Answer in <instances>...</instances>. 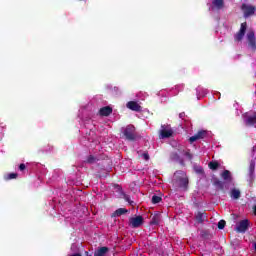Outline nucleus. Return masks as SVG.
Instances as JSON below:
<instances>
[{
    "instance_id": "1",
    "label": "nucleus",
    "mask_w": 256,
    "mask_h": 256,
    "mask_svg": "<svg viewBox=\"0 0 256 256\" xmlns=\"http://www.w3.org/2000/svg\"><path fill=\"white\" fill-rule=\"evenodd\" d=\"M173 182L176 187H180V189H184L185 191H187L189 187V178L182 170H178L174 173Z\"/></svg>"
},
{
    "instance_id": "2",
    "label": "nucleus",
    "mask_w": 256,
    "mask_h": 256,
    "mask_svg": "<svg viewBox=\"0 0 256 256\" xmlns=\"http://www.w3.org/2000/svg\"><path fill=\"white\" fill-rule=\"evenodd\" d=\"M122 135L126 141H135L137 139V129L134 125L129 124L122 129Z\"/></svg>"
},
{
    "instance_id": "3",
    "label": "nucleus",
    "mask_w": 256,
    "mask_h": 256,
    "mask_svg": "<svg viewBox=\"0 0 256 256\" xmlns=\"http://www.w3.org/2000/svg\"><path fill=\"white\" fill-rule=\"evenodd\" d=\"M249 225H250L249 219L241 220L236 225V228H235L236 233H247V231L249 230Z\"/></svg>"
},
{
    "instance_id": "4",
    "label": "nucleus",
    "mask_w": 256,
    "mask_h": 256,
    "mask_svg": "<svg viewBox=\"0 0 256 256\" xmlns=\"http://www.w3.org/2000/svg\"><path fill=\"white\" fill-rule=\"evenodd\" d=\"M241 9L244 13V17H251V15H255V7L247 4H242Z\"/></svg>"
},
{
    "instance_id": "5",
    "label": "nucleus",
    "mask_w": 256,
    "mask_h": 256,
    "mask_svg": "<svg viewBox=\"0 0 256 256\" xmlns=\"http://www.w3.org/2000/svg\"><path fill=\"white\" fill-rule=\"evenodd\" d=\"M244 119L247 127H253L256 125V112H253L252 115L245 114Z\"/></svg>"
},
{
    "instance_id": "6",
    "label": "nucleus",
    "mask_w": 256,
    "mask_h": 256,
    "mask_svg": "<svg viewBox=\"0 0 256 256\" xmlns=\"http://www.w3.org/2000/svg\"><path fill=\"white\" fill-rule=\"evenodd\" d=\"M130 225L131 227H133V229H137L138 227H141V225H143V216L139 215V216L130 218Z\"/></svg>"
},
{
    "instance_id": "7",
    "label": "nucleus",
    "mask_w": 256,
    "mask_h": 256,
    "mask_svg": "<svg viewBox=\"0 0 256 256\" xmlns=\"http://www.w3.org/2000/svg\"><path fill=\"white\" fill-rule=\"evenodd\" d=\"M248 45L252 49L253 52L256 51V40H255V32L250 31L247 34Z\"/></svg>"
},
{
    "instance_id": "8",
    "label": "nucleus",
    "mask_w": 256,
    "mask_h": 256,
    "mask_svg": "<svg viewBox=\"0 0 256 256\" xmlns=\"http://www.w3.org/2000/svg\"><path fill=\"white\" fill-rule=\"evenodd\" d=\"M205 135H207V131L199 130L194 136L189 138V142L195 143V141H199V139H205Z\"/></svg>"
},
{
    "instance_id": "9",
    "label": "nucleus",
    "mask_w": 256,
    "mask_h": 256,
    "mask_svg": "<svg viewBox=\"0 0 256 256\" xmlns=\"http://www.w3.org/2000/svg\"><path fill=\"white\" fill-rule=\"evenodd\" d=\"M160 135L162 139H169V137L173 136V130L167 129L165 125H162V129L160 130Z\"/></svg>"
},
{
    "instance_id": "10",
    "label": "nucleus",
    "mask_w": 256,
    "mask_h": 256,
    "mask_svg": "<svg viewBox=\"0 0 256 256\" xmlns=\"http://www.w3.org/2000/svg\"><path fill=\"white\" fill-rule=\"evenodd\" d=\"M126 107L130 109V111H136V113H139L141 111V105L135 101H129L126 104Z\"/></svg>"
},
{
    "instance_id": "11",
    "label": "nucleus",
    "mask_w": 256,
    "mask_h": 256,
    "mask_svg": "<svg viewBox=\"0 0 256 256\" xmlns=\"http://www.w3.org/2000/svg\"><path fill=\"white\" fill-rule=\"evenodd\" d=\"M213 185L216 189H219L220 191L225 193V182L219 180V178H214Z\"/></svg>"
},
{
    "instance_id": "12",
    "label": "nucleus",
    "mask_w": 256,
    "mask_h": 256,
    "mask_svg": "<svg viewBox=\"0 0 256 256\" xmlns=\"http://www.w3.org/2000/svg\"><path fill=\"white\" fill-rule=\"evenodd\" d=\"M111 113H113V108H111V106L102 107L99 110V115H101V117H109Z\"/></svg>"
},
{
    "instance_id": "13",
    "label": "nucleus",
    "mask_w": 256,
    "mask_h": 256,
    "mask_svg": "<svg viewBox=\"0 0 256 256\" xmlns=\"http://www.w3.org/2000/svg\"><path fill=\"white\" fill-rule=\"evenodd\" d=\"M107 253H109V247L103 246L94 252V256H107Z\"/></svg>"
},
{
    "instance_id": "14",
    "label": "nucleus",
    "mask_w": 256,
    "mask_h": 256,
    "mask_svg": "<svg viewBox=\"0 0 256 256\" xmlns=\"http://www.w3.org/2000/svg\"><path fill=\"white\" fill-rule=\"evenodd\" d=\"M125 213H129V210L125 208H118L116 211L113 212L111 217H121V215H125Z\"/></svg>"
},
{
    "instance_id": "15",
    "label": "nucleus",
    "mask_w": 256,
    "mask_h": 256,
    "mask_svg": "<svg viewBox=\"0 0 256 256\" xmlns=\"http://www.w3.org/2000/svg\"><path fill=\"white\" fill-rule=\"evenodd\" d=\"M230 197L232 199H240L241 198V191L237 188H234L230 192Z\"/></svg>"
},
{
    "instance_id": "16",
    "label": "nucleus",
    "mask_w": 256,
    "mask_h": 256,
    "mask_svg": "<svg viewBox=\"0 0 256 256\" xmlns=\"http://www.w3.org/2000/svg\"><path fill=\"white\" fill-rule=\"evenodd\" d=\"M212 5L216 7V9H223L225 7V1L224 0H212Z\"/></svg>"
},
{
    "instance_id": "17",
    "label": "nucleus",
    "mask_w": 256,
    "mask_h": 256,
    "mask_svg": "<svg viewBox=\"0 0 256 256\" xmlns=\"http://www.w3.org/2000/svg\"><path fill=\"white\" fill-rule=\"evenodd\" d=\"M220 166L221 164H219L217 161H210L208 163V167L211 169V171H217Z\"/></svg>"
},
{
    "instance_id": "18",
    "label": "nucleus",
    "mask_w": 256,
    "mask_h": 256,
    "mask_svg": "<svg viewBox=\"0 0 256 256\" xmlns=\"http://www.w3.org/2000/svg\"><path fill=\"white\" fill-rule=\"evenodd\" d=\"M160 222H161V215L155 214L150 221V225H159Z\"/></svg>"
},
{
    "instance_id": "19",
    "label": "nucleus",
    "mask_w": 256,
    "mask_h": 256,
    "mask_svg": "<svg viewBox=\"0 0 256 256\" xmlns=\"http://www.w3.org/2000/svg\"><path fill=\"white\" fill-rule=\"evenodd\" d=\"M221 177L224 179V181H231V172L229 170H224Z\"/></svg>"
},
{
    "instance_id": "20",
    "label": "nucleus",
    "mask_w": 256,
    "mask_h": 256,
    "mask_svg": "<svg viewBox=\"0 0 256 256\" xmlns=\"http://www.w3.org/2000/svg\"><path fill=\"white\" fill-rule=\"evenodd\" d=\"M204 217H205V213L198 212L195 216V219L197 223H203V221H205Z\"/></svg>"
},
{
    "instance_id": "21",
    "label": "nucleus",
    "mask_w": 256,
    "mask_h": 256,
    "mask_svg": "<svg viewBox=\"0 0 256 256\" xmlns=\"http://www.w3.org/2000/svg\"><path fill=\"white\" fill-rule=\"evenodd\" d=\"M171 157L173 161H177L178 163H180V165H183V160L181 156H179V154L173 153Z\"/></svg>"
},
{
    "instance_id": "22",
    "label": "nucleus",
    "mask_w": 256,
    "mask_h": 256,
    "mask_svg": "<svg viewBox=\"0 0 256 256\" xmlns=\"http://www.w3.org/2000/svg\"><path fill=\"white\" fill-rule=\"evenodd\" d=\"M123 195V199H124V201H126L127 203H129V205L131 206V207H133V205H135V202L133 201V200H131V197L129 196V195H127V194H122Z\"/></svg>"
},
{
    "instance_id": "23",
    "label": "nucleus",
    "mask_w": 256,
    "mask_h": 256,
    "mask_svg": "<svg viewBox=\"0 0 256 256\" xmlns=\"http://www.w3.org/2000/svg\"><path fill=\"white\" fill-rule=\"evenodd\" d=\"M96 161H97V157L93 155H89L86 159V163H88L89 165H93V163H95Z\"/></svg>"
},
{
    "instance_id": "24",
    "label": "nucleus",
    "mask_w": 256,
    "mask_h": 256,
    "mask_svg": "<svg viewBox=\"0 0 256 256\" xmlns=\"http://www.w3.org/2000/svg\"><path fill=\"white\" fill-rule=\"evenodd\" d=\"M161 201H163V198H161V196H157V195L152 196L153 205H157V203H161Z\"/></svg>"
},
{
    "instance_id": "25",
    "label": "nucleus",
    "mask_w": 256,
    "mask_h": 256,
    "mask_svg": "<svg viewBox=\"0 0 256 256\" xmlns=\"http://www.w3.org/2000/svg\"><path fill=\"white\" fill-rule=\"evenodd\" d=\"M243 37H245V32H239L235 35V41H243Z\"/></svg>"
},
{
    "instance_id": "26",
    "label": "nucleus",
    "mask_w": 256,
    "mask_h": 256,
    "mask_svg": "<svg viewBox=\"0 0 256 256\" xmlns=\"http://www.w3.org/2000/svg\"><path fill=\"white\" fill-rule=\"evenodd\" d=\"M253 173H255V162L251 161L249 166V174L253 175Z\"/></svg>"
},
{
    "instance_id": "27",
    "label": "nucleus",
    "mask_w": 256,
    "mask_h": 256,
    "mask_svg": "<svg viewBox=\"0 0 256 256\" xmlns=\"http://www.w3.org/2000/svg\"><path fill=\"white\" fill-rule=\"evenodd\" d=\"M17 177H18L17 173H10V174L7 175L6 181H9L11 179H17Z\"/></svg>"
},
{
    "instance_id": "28",
    "label": "nucleus",
    "mask_w": 256,
    "mask_h": 256,
    "mask_svg": "<svg viewBox=\"0 0 256 256\" xmlns=\"http://www.w3.org/2000/svg\"><path fill=\"white\" fill-rule=\"evenodd\" d=\"M225 225H227V222L225 220H220L218 222V229H225Z\"/></svg>"
},
{
    "instance_id": "29",
    "label": "nucleus",
    "mask_w": 256,
    "mask_h": 256,
    "mask_svg": "<svg viewBox=\"0 0 256 256\" xmlns=\"http://www.w3.org/2000/svg\"><path fill=\"white\" fill-rule=\"evenodd\" d=\"M195 172L198 173V175H203L205 171L203 170V167L199 166L195 168Z\"/></svg>"
},
{
    "instance_id": "30",
    "label": "nucleus",
    "mask_w": 256,
    "mask_h": 256,
    "mask_svg": "<svg viewBox=\"0 0 256 256\" xmlns=\"http://www.w3.org/2000/svg\"><path fill=\"white\" fill-rule=\"evenodd\" d=\"M240 31L245 33L247 31V22L241 24Z\"/></svg>"
},
{
    "instance_id": "31",
    "label": "nucleus",
    "mask_w": 256,
    "mask_h": 256,
    "mask_svg": "<svg viewBox=\"0 0 256 256\" xmlns=\"http://www.w3.org/2000/svg\"><path fill=\"white\" fill-rule=\"evenodd\" d=\"M184 155H185V157H187V159H189V161H191V159H193V154L190 152H185Z\"/></svg>"
},
{
    "instance_id": "32",
    "label": "nucleus",
    "mask_w": 256,
    "mask_h": 256,
    "mask_svg": "<svg viewBox=\"0 0 256 256\" xmlns=\"http://www.w3.org/2000/svg\"><path fill=\"white\" fill-rule=\"evenodd\" d=\"M19 169H20V171H25L27 169V166H25V164L22 163L19 165Z\"/></svg>"
},
{
    "instance_id": "33",
    "label": "nucleus",
    "mask_w": 256,
    "mask_h": 256,
    "mask_svg": "<svg viewBox=\"0 0 256 256\" xmlns=\"http://www.w3.org/2000/svg\"><path fill=\"white\" fill-rule=\"evenodd\" d=\"M143 158L145 159V161H149V154L148 153H144L143 154Z\"/></svg>"
},
{
    "instance_id": "34",
    "label": "nucleus",
    "mask_w": 256,
    "mask_h": 256,
    "mask_svg": "<svg viewBox=\"0 0 256 256\" xmlns=\"http://www.w3.org/2000/svg\"><path fill=\"white\" fill-rule=\"evenodd\" d=\"M252 151H253V153H255V151H256V145L253 146Z\"/></svg>"
},
{
    "instance_id": "35",
    "label": "nucleus",
    "mask_w": 256,
    "mask_h": 256,
    "mask_svg": "<svg viewBox=\"0 0 256 256\" xmlns=\"http://www.w3.org/2000/svg\"><path fill=\"white\" fill-rule=\"evenodd\" d=\"M253 248L256 251V242L253 243Z\"/></svg>"
},
{
    "instance_id": "36",
    "label": "nucleus",
    "mask_w": 256,
    "mask_h": 256,
    "mask_svg": "<svg viewBox=\"0 0 256 256\" xmlns=\"http://www.w3.org/2000/svg\"><path fill=\"white\" fill-rule=\"evenodd\" d=\"M207 235V232L202 233V237H205Z\"/></svg>"
},
{
    "instance_id": "37",
    "label": "nucleus",
    "mask_w": 256,
    "mask_h": 256,
    "mask_svg": "<svg viewBox=\"0 0 256 256\" xmlns=\"http://www.w3.org/2000/svg\"><path fill=\"white\" fill-rule=\"evenodd\" d=\"M184 115L185 113H180V118H183Z\"/></svg>"
},
{
    "instance_id": "38",
    "label": "nucleus",
    "mask_w": 256,
    "mask_h": 256,
    "mask_svg": "<svg viewBox=\"0 0 256 256\" xmlns=\"http://www.w3.org/2000/svg\"><path fill=\"white\" fill-rule=\"evenodd\" d=\"M89 254V252H86V255H88Z\"/></svg>"
}]
</instances>
